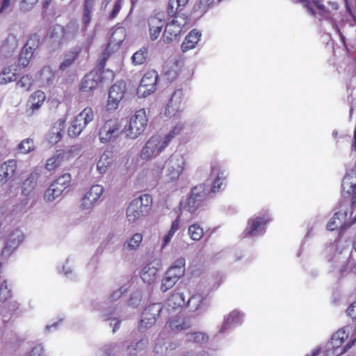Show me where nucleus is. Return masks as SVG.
Here are the masks:
<instances>
[{"mask_svg": "<svg viewBox=\"0 0 356 356\" xmlns=\"http://www.w3.org/2000/svg\"><path fill=\"white\" fill-rule=\"evenodd\" d=\"M170 137L160 134L152 136L140 151L141 159L148 161L157 157L169 145Z\"/></svg>", "mask_w": 356, "mask_h": 356, "instance_id": "obj_1", "label": "nucleus"}, {"mask_svg": "<svg viewBox=\"0 0 356 356\" xmlns=\"http://www.w3.org/2000/svg\"><path fill=\"white\" fill-rule=\"evenodd\" d=\"M353 209L349 204H341L339 210L329 220L327 229L333 231L339 229L341 231L347 229L356 222L353 218Z\"/></svg>", "mask_w": 356, "mask_h": 356, "instance_id": "obj_2", "label": "nucleus"}, {"mask_svg": "<svg viewBox=\"0 0 356 356\" xmlns=\"http://www.w3.org/2000/svg\"><path fill=\"white\" fill-rule=\"evenodd\" d=\"M152 198L148 194H144L133 200L127 209V218L129 222H135L145 216L152 206Z\"/></svg>", "mask_w": 356, "mask_h": 356, "instance_id": "obj_3", "label": "nucleus"}, {"mask_svg": "<svg viewBox=\"0 0 356 356\" xmlns=\"http://www.w3.org/2000/svg\"><path fill=\"white\" fill-rule=\"evenodd\" d=\"M186 163V156L178 152L173 153L165 161V175L168 180H177L184 170ZM163 166L160 168V170Z\"/></svg>", "mask_w": 356, "mask_h": 356, "instance_id": "obj_4", "label": "nucleus"}, {"mask_svg": "<svg viewBox=\"0 0 356 356\" xmlns=\"http://www.w3.org/2000/svg\"><path fill=\"white\" fill-rule=\"evenodd\" d=\"M185 259L180 258L165 273L161 281L160 290L166 292L172 289L185 273Z\"/></svg>", "mask_w": 356, "mask_h": 356, "instance_id": "obj_5", "label": "nucleus"}, {"mask_svg": "<svg viewBox=\"0 0 356 356\" xmlns=\"http://www.w3.org/2000/svg\"><path fill=\"white\" fill-rule=\"evenodd\" d=\"M121 124L117 118H110L104 122L99 130L101 143H114L121 135Z\"/></svg>", "mask_w": 356, "mask_h": 356, "instance_id": "obj_6", "label": "nucleus"}, {"mask_svg": "<svg viewBox=\"0 0 356 356\" xmlns=\"http://www.w3.org/2000/svg\"><path fill=\"white\" fill-rule=\"evenodd\" d=\"M148 119L145 109L136 111L131 118L129 125L125 128L126 136L130 139H136L145 130Z\"/></svg>", "mask_w": 356, "mask_h": 356, "instance_id": "obj_7", "label": "nucleus"}, {"mask_svg": "<svg viewBox=\"0 0 356 356\" xmlns=\"http://www.w3.org/2000/svg\"><path fill=\"white\" fill-rule=\"evenodd\" d=\"M349 327H343L337 331L332 337L331 341L327 343V351L333 349L332 355H342L347 351L355 343V340H351L345 346L341 347V344L348 339L349 335ZM327 356H330L329 353ZM333 356V355H331Z\"/></svg>", "mask_w": 356, "mask_h": 356, "instance_id": "obj_8", "label": "nucleus"}, {"mask_svg": "<svg viewBox=\"0 0 356 356\" xmlns=\"http://www.w3.org/2000/svg\"><path fill=\"white\" fill-rule=\"evenodd\" d=\"M94 119V112L92 108L86 107L81 112L75 116L68 129L70 137L75 138L79 136L86 126Z\"/></svg>", "mask_w": 356, "mask_h": 356, "instance_id": "obj_9", "label": "nucleus"}, {"mask_svg": "<svg viewBox=\"0 0 356 356\" xmlns=\"http://www.w3.org/2000/svg\"><path fill=\"white\" fill-rule=\"evenodd\" d=\"M301 3L307 12L314 15L328 18L333 11H336L338 6L336 3L329 2L327 6L322 4L319 0H295Z\"/></svg>", "mask_w": 356, "mask_h": 356, "instance_id": "obj_10", "label": "nucleus"}, {"mask_svg": "<svg viewBox=\"0 0 356 356\" xmlns=\"http://www.w3.org/2000/svg\"><path fill=\"white\" fill-rule=\"evenodd\" d=\"M206 197L204 188L202 185L192 188L189 196L180 202L181 208L191 213H193L202 205Z\"/></svg>", "mask_w": 356, "mask_h": 356, "instance_id": "obj_11", "label": "nucleus"}, {"mask_svg": "<svg viewBox=\"0 0 356 356\" xmlns=\"http://www.w3.org/2000/svg\"><path fill=\"white\" fill-rule=\"evenodd\" d=\"M158 74L154 70L147 71L143 76L137 88V95L140 98L146 97L153 93L156 88Z\"/></svg>", "mask_w": 356, "mask_h": 356, "instance_id": "obj_12", "label": "nucleus"}, {"mask_svg": "<svg viewBox=\"0 0 356 356\" xmlns=\"http://www.w3.org/2000/svg\"><path fill=\"white\" fill-rule=\"evenodd\" d=\"M186 23L185 18L178 16L167 23L163 33V42L169 44L175 41L181 34L182 28Z\"/></svg>", "mask_w": 356, "mask_h": 356, "instance_id": "obj_13", "label": "nucleus"}, {"mask_svg": "<svg viewBox=\"0 0 356 356\" xmlns=\"http://www.w3.org/2000/svg\"><path fill=\"white\" fill-rule=\"evenodd\" d=\"M104 191V188L102 185L92 186L82 197L80 209L83 211H90L98 203Z\"/></svg>", "mask_w": 356, "mask_h": 356, "instance_id": "obj_14", "label": "nucleus"}, {"mask_svg": "<svg viewBox=\"0 0 356 356\" xmlns=\"http://www.w3.org/2000/svg\"><path fill=\"white\" fill-rule=\"evenodd\" d=\"M126 37V32L123 28H118L113 33L108 44L102 54V60L101 64L104 65V63L109 58L112 54L117 51Z\"/></svg>", "mask_w": 356, "mask_h": 356, "instance_id": "obj_15", "label": "nucleus"}, {"mask_svg": "<svg viewBox=\"0 0 356 356\" xmlns=\"http://www.w3.org/2000/svg\"><path fill=\"white\" fill-rule=\"evenodd\" d=\"M161 309V305L159 303L149 305L142 314L138 325L139 330L144 332L151 327L155 323Z\"/></svg>", "mask_w": 356, "mask_h": 356, "instance_id": "obj_16", "label": "nucleus"}, {"mask_svg": "<svg viewBox=\"0 0 356 356\" xmlns=\"http://www.w3.org/2000/svg\"><path fill=\"white\" fill-rule=\"evenodd\" d=\"M126 83L123 81H119L111 87L106 104L108 111H113L118 107L119 103L124 97Z\"/></svg>", "mask_w": 356, "mask_h": 356, "instance_id": "obj_17", "label": "nucleus"}, {"mask_svg": "<svg viewBox=\"0 0 356 356\" xmlns=\"http://www.w3.org/2000/svg\"><path fill=\"white\" fill-rule=\"evenodd\" d=\"M184 92L181 90H175L169 99L164 114L168 118L179 116L184 109Z\"/></svg>", "mask_w": 356, "mask_h": 356, "instance_id": "obj_18", "label": "nucleus"}, {"mask_svg": "<svg viewBox=\"0 0 356 356\" xmlns=\"http://www.w3.org/2000/svg\"><path fill=\"white\" fill-rule=\"evenodd\" d=\"M163 15L156 13L147 19L149 38L151 41L156 40L161 35L164 26Z\"/></svg>", "mask_w": 356, "mask_h": 356, "instance_id": "obj_19", "label": "nucleus"}, {"mask_svg": "<svg viewBox=\"0 0 356 356\" xmlns=\"http://www.w3.org/2000/svg\"><path fill=\"white\" fill-rule=\"evenodd\" d=\"M270 220L268 216H257L248 220V226L244 231L245 236H258L265 232V225Z\"/></svg>", "mask_w": 356, "mask_h": 356, "instance_id": "obj_20", "label": "nucleus"}, {"mask_svg": "<svg viewBox=\"0 0 356 356\" xmlns=\"http://www.w3.org/2000/svg\"><path fill=\"white\" fill-rule=\"evenodd\" d=\"M24 240V235L21 230L16 229L12 231L6 237L5 245L1 250V254L5 257H9L21 244Z\"/></svg>", "mask_w": 356, "mask_h": 356, "instance_id": "obj_21", "label": "nucleus"}, {"mask_svg": "<svg viewBox=\"0 0 356 356\" xmlns=\"http://www.w3.org/2000/svg\"><path fill=\"white\" fill-rule=\"evenodd\" d=\"M45 99L46 95L43 91L36 90L33 92L27 101L26 114L28 116L33 115L40 109Z\"/></svg>", "mask_w": 356, "mask_h": 356, "instance_id": "obj_22", "label": "nucleus"}, {"mask_svg": "<svg viewBox=\"0 0 356 356\" xmlns=\"http://www.w3.org/2000/svg\"><path fill=\"white\" fill-rule=\"evenodd\" d=\"M159 263L151 261L143 267L140 271V278L143 282L150 285L156 282L158 277Z\"/></svg>", "mask_w": 356, "mask_h": 356, "instance_id": "obj_23", "label": "nucleus"}, {"mask_svg": "<svg viewBox=\"0 0 356 356\" xmlns=\"http://www.w3.org/2000/svg\"><path fill=\"white\" fill-rule=\"evenodd\" d=\"M35 81L40 87L49 86L54 83L55 72L50 66H44L35 74Z\"/></svg>", "mask_w": 356, "mask_h": 356, "instance_id": "obj_24", "label": "nucleus"}, {"mask_svg": "<svg viewBox=\"0 0 356 356\" xmlns=\"http://www.w3.org/2000/svg\"><path fill=\"white\" fill-rule=\"evenodd\" d=\"M65 120L59 119L47 134V140L50 145H55L61 140L65 129Z\"/></svg>", "mask_w": 356, "mask_h": 356, "instance_id": "obj_25", "label": "nucleus"}, {"mask_svg": "<svg viewBox=\"0 0 356 356\" xmlns=\"http://www.w3.org/2000/svg\"><path fill=\"white\" fill-rule=\"evenodd\" d=\"M114 162V154L112 151L105 150L97 162V171L100 175H104L112 166Z\"/></svg>", "mask_w": 356, "mask_h": 356, "instance_id": "obj_26", "label": "nucleus"}, {"mask_svg": "<svg viewBox=\"0 0 356 356\" xmlns=\"http://www.w3.org/2000/svg\"><path fill=\"white\" fill-rule=\"evenodd\" d=\"M17 170V161L10 159L0 166V184L6 183L12 177Z\"/></svg>", "mask_w": 356, "mask_h": 356, "instance_id": "obj_27", "label": "nucleus"}, {"mask_svg": "<svg viewBox=\"0 0 356 356\" xmlns=\"http://www.w3.org/2000/svg\"><path fill=\"white\" fill-rule=\"evenodd\" d=\"M225 178V171L219 166H213L210 174V179L212 181L211 192L216 193L218 191Z\"/></svg>", "mask_w": 356, "mask_h": 356, "instance_id": "obj_28", "label": "nucleus"}, {"mask_svg": "<svg viewBox=\"0 0 356 356\" xmlns=\"http://www.w3.org/2000/svg\"><path fill=\"white\" fill-rule=\"evenodd\" d=\"M101 75L97 72H90L83 79L81 84L82 91L88 92L95 89L100 82Z\"/></svg>", "mask_w": 356, "mask_h": 356, "instance_id": "obj_29", "label": "nucleus"}, {"mask_svg": "<svg viewBox=\"0 0 356 356\" xmlns=\"http://www.w3.org/2000/svg\"><path fill=\"white\" fill-rule=\"evenodd\" d=\"M202 33L196 29H193L186 35L181 43V48L183 52L191 50L197 46L200 40Z\"/></svg>", "mask_w": 356, "mask_h": 356, "instance_id": "obj_30", "label": "nucleus"}, {"mask_svg": "<svg viewBox=\"0 0 356 356\" xmlns=\"http://www.w3.org/2000/svg\"><path fill=\"white\" fill-rule=\"evenodd\" d=\"M67 153H75L77 154L79 153V147L77 146L70 147ZM65 154L66 152L59 153L47 159L46 169L51 171L58 167L65 156Z\"/></svg>", "mask_w": 356, "mask_h": 356, "instance_id": "obj_31", "label": "nucleus"}, {"mask_svg": "<svg viewBox=\"0 0 356 356\" xmlns=\"http://www.w3.org/2000/svg\"><path fill=\"white\" fill-rule=\"evenodd\" d=\"M243 314L238 311L232 312L227 316L224 319V322L220 329V332L224 333L231 327L240 324L243 321Z\"/></svg>", "mask_w": 356, "mask_h": 356, "instance_id": "obj_32", "label": "nucleus"}, {"mask_svg": "<svg viewBox=\"0 0 356 356\" xmlns=\"http://www.w3.org/2000/svg\"><path fill=\"white\" fill-rule=\"evenodd\" d=\"M180 66L177 60H169L166 62L163 68V75L169 81H172L178 76Z\"/></svg>", "mask_w": 356, "mask_h": 356, "instance_id": "obj_33", "label": "nucleus"}, {"mask_svg": "<svg viewBox=\"0 0 356 356\" xmlns=\"http://www.w3.org/2000/svg\"><path fill=\"white\" fill-rule=\"evenodd\" d=\"M95 3L96 0H84L82 17L83 30H85L91 22Z\"/></svg>", "mask_w": 356, "mask_h": 356, "instance_id": "obj_34", "label": "nucleus"}, {"mask_svg": "<svg viewBox=\"0 0 356 356\" xmlns=\"http://www.w3.org/2000/svg\"><path fill=\"white\" fill-rule=\"evenodd\" d=\"M80 51V48L75 47L68 51L65 55L63 60L59 65L58 70L62 72L67 70L74 63Z\"/></svg>", "mask_w": 356, "mask_h": 356, "instance_id": "obj_35", "label": "nucleus"}, {"mask_svg": "<svg viewBox=\"0 0 356 356\" xmlns=\"http://www.w3.org/2000/svg\"><path fill=\"white\" fill-rule=\"evenodd\" d=\"M143 239V236L141 233H135L124 241L123 248L128 251H136L139 248Z\"/></svg>", "mask_w": 356, "mask_h": 356, "instance_id": "obj_36", "label": "nucleus"}, {"mask_svg": "<svg viewBox=\"0 0 356 356\" xmlns=\"http://www.w3.org/2000/svg\"><path fill=\"white\" fill-rule=\"evenodd\" d=\"M39 174L37 172H32L23 182L22 186V193L24 195H29L35 188Z\"/></svg>", "mask_w": 356, "mask_h": 356, "instance_id": "obj_37", "label": "nucleus"}, {"mask_svg": "<svg viewBox=\"0 0 356 356\" xmlns=\"http://www.w3.org/2000/svg\"><path fill=\"white\" fill-rule=\"evenodd\" d=\"M17 79L16 70L11 66L4 67L0 72V85H6L15 81Z\"/></svg>", "mask_w": 356, "mask_h": 356, "instance_id": "obj_38", "label": "nucleus"}, {"mask_svg": "<svg viewBox=\"0 0 356 356\" xmlns=\"http://www.w3.org/2000/svg\"><path fill=\"white\" fill-rule=\"evenodd\" d=\"M186 340L198 344L207 342L209 337L205 333L200 332H190L186 334Z\"/></svg>", "mask_w": 356, "mask_h": 356, "instance_id": "obj_39", "label": "nucleus"}, {"mask_svg": "<svg viewBox=\"0 0 356 356\" xmlns=\"http://www.w3.org/2000/svg\"><path fill=\"white\" fill-rule=\"evenodd\" d=\"M170 327L172 330H184L190 327V323L184 318L175 316L170 320Z\"/></svg>", "mask_w": 356, "mask_h": 356, "instance_id": "obj_40", "label": "nucleus"}, {"mask_svg": "<svg viewBox=\"0 0 356 356\" xmlns=\"http://www.w3.org/2000/svg\"><path fill=\"white\" fill-rule=\"evenodd\" d=\"M204 298L201 294H195L191 296L187 301V306L190 311L196 312L202 309Z\"/></svg>", "mask_w": 356, "mask_h": 356, "instance_id": "obj_41", "label": "nucleus"}, {"mask_svg": "<svg viewBox=\"0 0 356 356\" xmlns=\"http://www.w3.org/2000/svg\"><path fill=\"white\" fill-rule=\"evenodd\" d=\"M147 344V339L143 338L138 341H134L127 348V353L130 355H136L139 351L145 348Z\"/></svg>", "mask_w": 356, "mask_h": 356, "instance_id": "obj_42", "label": "nucleus"}, {"mask_svg": "<svg viewBox=\"0 0 356 356\" xmlns=\"http://www.w3.org/2000/svg\"><path fill=\"white\" fill-rule=\"evenodd\" d=\"M188 234L191 240L198 241L202 238L204 230L200 225L194 223L188 227Z\"/></svg>", "mask_w": 356, "mask_h": 356, "instance_id": "obj_43", "label": "nucleus"}, {"mask_svg": "<svg viewBox=\"0 0 356 356\" xmlns=\"http://www.w3.org/2000/svg\"><path fill=\"white\" fill-rule=\"evenodd\" d=\"M62 194L60 188L57 186H55V184L52 183L50 186L45 191L44 198L47 202H53L57 197H58Z\"/></svg>", "mask_w": 356, "mask_h": 356, "instance_id": "obj_44", "label": "nucleus"}, {"mask_svg": "<svg viewBox=\"0 0 356 356\" xmlns=\"http://www.w3.org/2000/svg\"><path fill=\"white\" fill-rule=\"evenodd\" d=\"M71 181L72 177L70 174L65 173L57 178L53 183L55 184V186H57L58 188H60V191L63 193L67 188L69 187Z\"/></svg>", "mask_w": 356, "mask_h": 356, "instance_id": "obj_45", "label": "nucleus"}, {"mask_svg": "<svg viewBox=\"0 0 356 356\" xmlns=\"http://www.w3.org/2000/svg\"><path fill=\"white\" fill-rule=\"evenodd\" d=\"M19 42L17 36L10 34L3 43V48L8 52L14 51L18 47Z\"/></svg>", "mask_w": 356, "mask_h": 356, "instance_id": "obj_46", "label": "nucleus"}, {"mask_svg": "<svg viewBox=\"0 0 356 356\" xmlns=\"http://www.w3.org/2000/svg\"><path fill=\"white\" fill-rule=\"evenodd\" d=\"M35 53L23 47L19 56V65L23 67L29 65Z\"/></svg>", "mask_w": 356, "mask_h": 356, "instance_id": "obj_47", "label": "nucleus"}, {"mask_svg": "<svg viewBox=\"0 0 356 356\" xmlns=\"http://www.w3.org/2000/svg\"><path fill=\"white\" fill-rule=\"evenodd\" d=\"M12 297V289L6 280L0 284V301L6 302Z\"/></svg>", "mask_w": 356, "mask_h": 356, "instance_id": "obj_48", "label": "nucleus"}, {"mask_svg": "<svg viewBox=\"0 0 356 356\" xmlns=\"http://www.w3.org/2000/svg\"><path fill=\"white\" fill-rule=\"evenodd\" d=\"M18 151L22 154H28L35 149L34 141L32 138H26L17 146Z\"/></svg>", "mask_w": 356, "mask_h": 356, "instance_id": "obj_49", "label": "nucleus"}, {"mask_svg": "<svg viewBox=\"0 0 356 356\" xmlns=\"http://www.w3.org/2000/svg\"><path fill=\"white\" fill-rule=\"evenodd\" d=\"M147 54V49L144 47L135 52L131 56L133 64L135 65L143 64L146 60Z\"/></svg>", "mask_w": 356, "mask_h": 356, "instance_id": "obj_50", "label": "nucleus"}, {"mask_svg": "<svg viewBox=\"0 0 356 356\" xmlns=\"http://www.w3.org/2000/svg\"><path fill=\"white\" fill-rule=\"evenodd\" d=\"M40 44V37L38 34L31 35L24 45V47L33 53L38 49Z\"/></svg>", "mask_w": 356, "mask_h": 356, "instance_id": "obj_51", "label": "nucleus"}, {"mask_svg": "<svg viewBox=\"0 0 356 356\" xmlns=\"http://www.w3.org/2000/svg\"><path fill=\"white\" fill-rule=\"evenodd\" d=\"M120 346L116 343L106 345L102 349L98 350L97 356H109L118 351Z\"/></svg>", "mask_w": 356, "mask_h": 356, "instance_id": "obj_52", "label": "nucleus"}, {"mask_svg": "<svg viewBox=\"0 0 356 356\" xmlns=\"http://www.w3.org/2000/svg\"><path fill=\"white\" fill-rule=\"evenodd\" d=\"M186 300L184 295L181 293H176L172 295L171 298L168 300V305L170 306L174 304V307H181L185 305Z\"/></svg>", "mask_w": 356, "mask_h": 356, "instance_id": "obj_53", "label": "nucleus"}, {"mask_svg": "<svg viewBox=\"0 0 356 356\" xmlns=\"http://www.w3.org/2000/svg\"><path fill=\"white\" fill-rule=\"evenodd\" d=\"M127 290L128 287L124 285L113 291L109 296L108 300L111 302H115L118 301L122 296V295L127 291Z\"/></svg>", "mask_w": 356, "mask_h": 356, "instance_id": "obj_54", "label": "nucleus"}, {"mask_svg": "<svg viewBox=\"0 0 356 356\" xmlns=\"http://www.w3.org/2000/svg\"><path fill=\"white\" fill-rule=\"evenodd\" d=\"M32 78L29 75L23 76L17 82V86L24 89V90H29L32 86Z\"/></svg>", "mask_w": 356, "mask_h": 356, "instance_id": "obj_55", "label": "nucleus"}, {"mask_svg": "<svg viewBox=\"0 0 356 356\" xmlns=\"http://www.w3.org/2000/svg\"><path fill=\"white\" fill-rule=\"evenodd\" d=\"M184 124L181 122H179L172 128V129L168 134L164 135V136H170V142L174 137L180 134L181 133V131L184 130Z\"/></svg>", "mask_w": 356, "mask_h": 356, "instance_id": "obj_56", "label": "nucleus"}, {"mask_svg": "<svg viewBox=\"0 0 356 356\" xmlns=\"http://www.w3.org/2000/svg\"><path fill=\"white\" fill-rule=\"evenodd\" d=\"M181 7L177 5L175 0H170L167 8L168 14L170 16H174L179 10H181Z\"/></svg>", "mask_w": 356, "mask_h": 356, "instance_id": "obj_57", "label": "nucleus"}, {"mask_svg": "<svg viewBox=\"0 0 356 356\" xmlns=\"http://www.w3.org/2000/svg\"><path fill=\"white\" fill-rule=\"evenodd\" d=\"M122 0H115L114 4L113 6L112 10L108 15V17L111 19H115L118 15L121 8H122Z\"/></svg>", "mask_w": 356, "mask_h": 356, "instance_id": "obj_58", "label": "nucleus"}, {"mask_svg": "<svg viewBox=\"0 0 356 356\" xmlns=\"http://www.w3.org/2000/svg\"><path fill=\"white\" fill-rule=\"evenodd\" d=\"M174 234L170 232L168 230L166 233L163 234V236L161 238V248L163 250L171 241L173 238Z\"/></svg>", "mask_w": 356, "mask_h": 356, "instance_id": "obj_59", "label": "nucleus"}, {"mask_svg": "<svg viewBox=\"0 0 356 356\" xmlns=\"http://www.w3.org/2000/svg\"><path fill=\"white\" fill-rule=\"evenodd\" d=\"M110 314H106L104 320L109 321L110 325L113 326V332H115V330L118 328V326L120 323V321L116 317H112L109 316Z\"/></svg>", "mask_w": 356, "mask_h": 356, "instance_id": "obj_60", "label": "nucleus"}, {"mask_svg": "<svg viewBox=\"0 0 356 356\" xmlns=\"http://www.w3.org/2000/svg\"><path fill=\"white\" fill-rule=\"evenodd\" d=\"M38 0H21V8L24 10L31 9Z\"/></svg>", "mask_w": 356, "mask_h": 356, "instance_id": "obj_61", "label": "nucleus"}, {"mask_svg": "<svg viewBox=\"0 0 356 356\" xmlns=\"http://www.w3.org/2000/svg\"><path fill=\"white\" fill-rule=\"evenodd\" d=\"M43 355V347L41 345H36L32 348L27 356H42Z\"/></svg>", "mask_w": 356, "mask_h": 356, "instance_id": "obj_62", "label": "nucleus"}, {"mask_svg": "<svg viewBox=\"0 0 356 356\" xmlns=\"http://www.w3.org/2000/svg\"><path fill=\"white\" fill-rule=\"evenodd\" d=\"M79 29V25L76 22H70L65 27V34L67 35L69 33H72L74 35L75 33L77 32Z\"/></svg>", "mask_w": 356, "mask_h": 356, "instance_id": "obj_63", "label": "nucleus"}, {"mask_svg": "<svg viewBox=\"0 0 356 356\" xmlns=\"http://www.w3.org/2000/svg\"><path fill=\"white\" fill-rule=\"evenodd\" d=\"M347 314L352 318H356V301L353 302L348 308Z\"/></svg>", "mask_w": 356, "mask_h": 356, "instance_id": "obj_64", "label": "nucleus"}]
</instances>
